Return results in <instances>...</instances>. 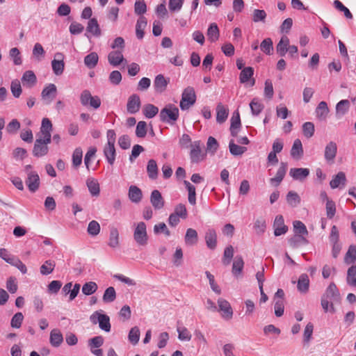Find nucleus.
<instances>
[{
  "label": "nucleus",
  "instance_id": "4",
  "mask_svg": "<svg viewBox=\"0 0 356 356\" xmlns=\"http://www.w3.org/2000/svg\"><path fill=\"white\" fill-rule=\"evenodd\" d=\"M80 102L82 106L90 105L94 109H97L101 106V99L98 96H92L88 90H84L80 95Z\"/></svg>",
  "mask_w": 356,
  "mask_h": 356
},
{
  "label": "nucleus",
  "instance_id": "22",
  "mask_svg": "<svg viewBox=\"0 0 356 356\" xmlns=\"http://www.w3.org/2000/svg\"><path fill=\"white\" fill-rule=\"evenodd\" d=\"M22 82L24 86L32 88L37 82L36 76L32 70H27L22 76Z\"/></svg>",
  "mask_w": 356,
  "mask_h": 356
},
{
  "label": "nucleus",
  "instance_id": "20",
  "mask_svg": "<svg viewBox=\"0 0 356 356\" xmlns=\"http://www.w3.org/2000/svg\"><path fill=\"white\" fill-rule=\"evenodd\" d=\"M52 130V124L48 118H43L42 121V125L40 127V134L43 138H46L47 142L51 140V131Z\"/></svg>",
  "mask_w": 356,
  "mask_h": 356
},
{
  "label": "nucleus",
  "instance_id": "16",
  "mask_svg": "<svg viewBox=\"0 0 356 356\" xmlns=\"http://www.w3.org/2000/svg\"><path fill=\"white\" fill-rule=\"evenodd\" d=\"M26 184L29 190L32 193L35 192L38 189L40 186V177L37 172H29L26 179Z\"/></svg>",
  "mask_w": 356,
  "mask_h": 356
},
{
  "label": "nucleus",
  "instance_id": "23",
  "mask_svg": "<svg viewBox=\"0 0 356 356\" xmlns=\"http://www.w3.org/2000/svg\"><path fill=\"white\" fill-rule=\"evenodd\" d=\"M205 241L207 246L214 250L217 245V234L213 229H209L205 234Z\"/></svg>",
  "mask_w": 356,
  "mask_h": 356
},
{
  "label": "nucleus",
  "instance_id": "32",
  "mask_svg": "<svg viewBox=\"0 0 356 356\" xmlns=\"http://www.w3.org/2000/svg\"><path fill=\"white\" fill-rule=\"evenodd\" d=\"M289 174L294 179L302 180L309 175V170L307 168H291Z\"/></svg>",
  "mask_w": 356,
  "mask_h": 356
},
{
  "label": "nucleus",
  "instance_id": "7",
  "mask_svg": "<svg viewBox=\"0 0 356 356\" xmlns=\"http://www.w3.org/2000/svg\"><path fill=\"white\" fill-rule=\"evenodd\" d=\"M330 241L332 243V257L337 258L341 251V245L339 243V232L335 225H333L331 228Z\"/></svg>",
  "mask_w": 356,
  "mask_h": 356
},
{
  "label": "nucleus",
  "instance_id": "42",
  "mask_svg": "<svg viewBox=\"0 0 356 356\" xmlns=\"http://www.w3.org/2000/svg\"><path fill=\"white\" fill-rule=\"evenodd\" d=\"M289 243L291 247L296 248L300 245L307 244L308 241L305 236L295 234L289 239Z\"/></svg>",
  "mask_w": 356,
  "mask_h": 356
},
{
  "label": "nucleus",
  "instance_id": "8",
  "mask_svg": "<svg viewBox=\"0 0 356 356\" xmlns=\"http://www.w3.org/2000/svg\"><path fill=\"white\" fill-rule=\"evenodd\" d=\"M337 153V145L335 142H329L325 147L324 159L328 164H333Z\"/></svg>",
  "mask_w": 356,
  "mask_h": 356
},
{
  "label": "nucleus",
  "instance_id": "14",
  "mask_svg": "<svg viewBox=\"0 0 356 356\" xmlns=\"http://www.w3.org/2000/svg\"><path fill=\"white\" fill-rule=\"evenodd\" d=\"M323 296L334 302H339L341 299L339 291L333 282L330 284Z\"/></svg>",
  "mask_w": 356,
  "mask_h": 356
},
{
  "label": "nucleus",
  "instance_id": "5",
  "mask_svg": "<svg viewBox=\"0 0 356 356\" xmlns=\"http://www.w3.org/2000/svg\"><path fill=\"white\" fill-rule=\"evenodd\" d=\"M134 238L139 245L144 246L147 244V226L144 222H140L136 225L134 232Z\"/></svg>",
  "mask_w": 356,
  "mask_h": 356
},
{
  "label": "nucleus",
  "instance_id": "64",
  "mask_svg": "<svg viewBox=\"0 0 356 356\" xmlns=\"http://www.w3.org/2000/svg\"><path fill=\"white\" fill-rule=\"evenodd\" d=\"M356 260V247L350 245L345 256V261L347 264L353 263Z\"/></svg>",
  "mask_w": 356,
  "mask_h": 356
},
{
  "label": "nucleus",
  "instance_id": "58",
  "mask_svg": "<svg viewBox=\"0 0 356 356\" xmlns=\"http://www.w3.org/2000/svg\"><path fill=\"white\" fill-rule=\"evenodd\" d=\"M83 151L81 148L77 147L74 149L72 154V164L74 167L77 168L82 162Z\"/></svg>",
  "mask_w": 356,
  "mask_h": 356
},
{
  "label": "nucleus",
  "instance_id": "33",
  "mask_svg": "<svg viewBox=\"0 0 356 356\" xmlns=\"http://www.w3.org/2000/svg\"><path fill=\"white\" fill-rule=\"evenodd\" d=\"M129 197L132 202H140L143 195L141 190L136 186H131L129 188Z\"/></svg>",
  "mask_w": 356,
  "mask_h": 356
},
{
  "label": "nucleus",
  "instance_id": "2",
  "mask_svg": "<svg viewBox=\"0 0 356 356\" xmlns=\"http://www.w3.org/2000/svg\"><path fill=\"white\" fill-rule=\"evenodd\" d=\"M190 159L193 163H198L203 161L207 153L202 151L204 147V143L200 140H195L191 143Z\"/></svg>",
  "mask_w": 356,
  "mask_h": 356
},
{
  "label": "nucleus",
  "instance_id": "39",
  "mask_svg": "<svg viewBox=\"0 0 356 356\" xmlns=\"http://www.w3.org/2000/svg\"><path fill=\"white\" fill-rule=\"evenodd\" d=\"M99 56L96 52H91L84 58V64L88 69H93L98 63Z\"/></svg>",
  "mask_w": 356,
  "mask_h": 356
},
{
  "label": "nucleus",
  "instance_id": "45",
  "mask_svg": "<svg viewBox=\"0 0 356 356\" xmlns=\"http://www.w3.org/2000/svg\"><path fill=\"white\" fill-rule=\"evenodd\" d=\"M244 262L241 256L237 255L235 257L232 265V273L234 275H237L242 272L243 268Z\"/></svg>",
  "mask_w": 356,
  "mask_h": 356
},
{
  "label": "nucleus",
  "instance_id": "46",
  "mask_svg": "<svg viewBox=\"0 0 356 356\" xmlns=\"http://www.w3.org/2000/svg\"><path fill=\"white\" fill-rule=\"evenodd\" d=\"M99 323V327L106 332H108L111 330V323H110V318L109 317L106 315L102 314L101 315H99V320L97 321Z\"/></svg>",
  "mask_w": 356,
  "mask_h": 356
},
{
  "label": "nucleus",
  "instance_id": "54",
  "mask_svg": "<svg viewBox=\"0 0 356 356\" xmlns=\"http://www.w3.org/2000/svg\"><path fill=\"white\" fill-rule=\"evenodd\" d=\"M293 229L296 235H302L307 236L308 234V231L307 229L306 226L303 222L299 220H296L293 222Z\"/></svg>",
  "mask_w": 356,
  "mask_h": 356
},
{
  "label": "nucleus",
  "instance_id": "30",
  "mask_svg": "<svg viewBox=\"0 0 356 356\" xmlns=\"http://www.w3.org/2000/svg\"><path fill=\"white\" fill-rule=\"evenodd\" d=\"M316 117L321 120H325L328 115L329 108L325 102H321L316 108Z\"/></svg>",
  "mask_w": 356,
  "mask_h": 356
},
{
  "label": "nucleus",
  "instance_id": "9",
  "mask_svg": "<svg viewBox=\"0 0 356 356\" xmlns=\"http://www.w3.org/2000/svg\"><path fill=\"white\" fill-rule=\"evenodd\" d=\"M64 56L60 52H57L54 55V58L51 61V67L54 73L58 76L63 74L65 67L63 61Z\"/></svg>",
  "mask_w": 356,
  "mask_h": 356
},
{
  "label": "nucleus",
  "instance_id": "3",
  "mask_svg": "<svg viewBox=\"0 0 356 356\" xmlns=\"http://www.w3.org/2000/svg\"><path fill=\"white\" fill-rule=\"evenodd\" d=\"M195 101L196 95L194 88L193 87L188 86L182 92L179 106L183 111L188 110L195 103Z\"/></svg>",
  "mask_w": 356,
  "mask_h": 356
},
{
  "label": "nucleus",
  "instance_id": "53",
  "mask_svg": "<svg viewBox=\"0 0 356 356\" xmlns=\"http://www.w3.org/2000/svg\"><path fill=\"white\" fill-rule=\"evenodd\" d=\"M97 284L95 282H88L82 286V293L86 296L93 294L97 290Z\"/></svg>",
  "mask_w": 356,
  "mask_h": 356
},
{
  "label": "nucleus",
  "instance_id": "49",
  "mask_svg": "<svg viewBox=\"0 0 356 356\" xmlns=\"http://www.w3.org/2000/svg\"><path fill=\"white\" fill-rule=\"evenodd\" d=\"M303 154L302 145L300 140L296 139L291 149V155L293 157H299Z\"/></svg>",
  "mask_w": 356,
  "mask_h": 356
},
{
  "label": "nucleus",
  "instance_id": "56",
  "mask_svg": "<svg viewBox=\"0 0 356 356\" xmlns=\"http://www.w3.org/2000/svg\"><path fill=\"white\" fill-rule=\"evenodd\" d=\"M159 113V108L151 104L145 106L143 108V114L147 118H152Z\"/></svg>",
  "mask_w": 356,
  "mask_h": 356
},
{
  "label": "nucleus",
  "instance_id": "40",
  "mask_svg": "<svg viewBox=\"0 0 356 356\" xmlns=\"http://www.w3.org/2000/svg\"><path fill=\"white\" fill-rule=\"evenodd\" d=\"M229 149L230 154L233 156H241L247 151L245 147L236 145L233 139L230 140L229 143Z\"/></svg>",
  "mask_w": 356,
  "mask_h": 356
},
{
  "label": "nucleus",
  "instance_id": "61",
  "mask_svg": "<svg viewBox=\"0 0 356 356\" xmlns=\"http://www.w3.org/2000/svg\"><path fill=\"white\" fill-rule=\"evenodd\" d=\"M314 123L311 122H307L303 124L302 125V132L304 136L307 138H310L314 136Z\"/></svg>",
  "mask_w": 356,
  "mask_h": 356
},
{
  "label": "nucleus",
  "instance_id": "57",
  "mask_svg": "<svg viewBox=\"0 0 356 356\" xmlns=\"http://www.w3.org/2000/svg\"><path fill=\"white\" fill-rule=\"evenodd\" d=\"M128 339L132 344L136 345L138 343L140 339V330L138 327L135 326L130 330Z\"/></svg>",
  "mask_w": 356,
  "mask_h": 356
},
{
  "label": "nucleus",
  "instance_id": "63",
  "mask_svg": "<svg viewBox=\"0 0 356 356\" xmlns=\"http://www.w3.org/2000/svg\"><path fill=\"white\" fill-rule=\"evenodd\" d=\"M24 320V316L22 312L16 313L11 318L10 326L13 328L18 329L21 327Z\"/></svg>",
  "mask_w": 356,
  "mask_h": 356
},
{
  "label": "nucleus",
  "instance_id": "10",
  "mask_svg": "<svg viewBox=\"0 0 356 356\" xmlns=\"http://www.w3.org/2000/svg\"><path fill=\"white\" fill-rule=\"evenodd\" d=\"M141 106L140 97L136 94L131 95L127 104V110L129 113L134 114L139 111Z\"/></svg>",
  "mask_w": 356,
  "mask_h": 356
},
{
  "label": "nucleus",
  "instance_id": "55",
  "mask_svg": "<svg viewBox=\"0 0 356 356\" xmlns=\"http://www.w3.org/2000/svg\"><path fill=\"white\" fill-rule=\"evenodd\" d=\"M234 256V248L232 245H229L225 248L223 253V257L222 262L225 266H228L232 261Z\"/></svg>",
  "mask_w": 356,
  "mask_h": 356
},
{
  "label": "nucleus",
  "instance_id": "44",
  "mask_svg": "<svg viewBox=\"0 0 356 356\" xmlns=\"http://www.w3.org/2000/svg\"><path fill=\"white\" fill-rule=\"evenodd\" d=\"M86 185L92 196H98L99 195V184L97 180L92 178L88 179L86 181Z\"/></svg>",
  "mask_w": 356,
  "mask_h": 356
},
{
  "label": "nucleus",
  "instance_id": "60",
  "mask_svg": "<svg viewBox=\"0 0 356 356\" xmlns=\"http://www.w3.org/2000/svg\"><path fill=\"white\" fill-rule=\"evenodd\" d=\"M87 232L89 235L95 236L100 232V225L96 220H92L89 222Z\"/></svg>",
  "mask_w": 356,
  "mask_h": 356
},
{
  "label": "nucleus",
  "instance_id": "31",
  "mask_svg": "<svg viewBox=\"0 0 356 356\" xmlns=\"http://www.w3.org/2000/svg\"><path fill=\"white\" fill-rule=\"evenodd\" d=\"M147 22L145 17L140 16L136 25V35L138 39L141 40L144 37V29L147 26Z\"/></svg>",
  "mask_w": 356,
  "mask_h": 356
},
{
  "label": "nucleus",
  "instance_id": "24",
  "mask_svg": "<svg viewBox=\"0 0 356 356\" xmlns=\"http://www.w3.org/2000/svg\"><path fill=\"white\" fill-rule=\"evenodd\" d=\"M309 279L307 274L302 273L300 275L297 282V288L301 293H306L309 291Z\"/></svg>",
  "mask_w": 356,
  "mask_h": 356
},
{
  "label": "nucleus",
  "instance_id": "47",
  "mask_svg": "<svg viewBox=\"0 0 356 356\" xmlns=\"http://www.w3.org/2000/svg\"><path fill=\"white\" fill-rule=\"evenodd\" d=\"M266 220L262 217L258 218L254 223V229L256 234L258 235L263 234L266 231Z\"/></svg>",
  "mask_w": 356,
  "mask_h": 356
},
{
  "label": "nucleus",
  "instance_id": "27",
  "mask_svg": "<svg viewBox=\"0 0 356 356\" xmlns=\"http://www.w3.org/2000/svg\"><path fill=\"white\" fill-rule=\"evenodd\" d=\"M104 154L110 165H113L115 160V144H106L104 147Z\"/></svg>",
  "mask_w": 356,
  "mask_h": 356
},
{
  "label": "nucleus",
  "instance_id": "50",
  "mask_svg": "<svg viewBox=\"0 0 356 356\" xmlns=\"http://www.w3.org/2000/svg\"><path fill=\"white\" fill-rule=\"evenodd\" d=\"M56 264L54 261L47 260L44 263L40 266V273L43 275H47L51 273L54 269Z\"/></svg>",
  "mask_w": 356,
  "mask_h": 356
},
{
  "label": "nucleus",
  "instance_id": "34",
  "mask_svg": "<svg viewBox=\"0 0 356 356\" xmlns=\"http://www.w3.org/2000/svg\"><path fill=\"white\" fill-rule=\"evenodd\" d=\"M346 182V175L343 172H338L330 182V186L332 188L334 189L338 188L340 184L344 186Z\"/></svg>",
  "mask_w": 356,
  "mask_h": 356
},
{
  "label": "nucleus",
  "instance_id": "13",
  "mask_svg": "<svg viewBox=\"0 0 356 356\" xmlns=\"http://www.w3.org/2000/svg\"><path fill=\"white\" fill-rule=\"evenodd\" d=\"M274 234L279 236L284 234L288 231V227L284 225V218L281 215L275 217L273 222Z\"/></svg>",
  "mask_w": 356,
  "mask_h": 356
},
{
  "label": "nucleus",
  "instance_id": "15",
  "mask_svg": "<svg viewBox=\"0 0 356 356\" xmlns=\"http://www.w3.org/2000/svg\"><path fill=\"white\" fill-rule=\"evenodd\" d=\"M170 83V79L165 78L163 74L156 76L154 81V88L156 92H163Z\"/></svg>",
  "mask_w": 356,
  "mask_h": 356
},
{
  "label": "nucleus",
  "instance_id": "59",
  "mask_svg": "<svg viewBox=\"0 0 356 356\" xmlns=\"http://www.w3.org/2000/svg\"><path fill=\"white\" fill-rule=\"evenodd\" d=\"M260 48L265 54L270 55L273 49L272 40L269 38L264 39L261 43Z\"/></svg>",
  "mask_w": 356,
  "mask_h": 356
},
{
  "label": "nucleus",
  "instance_id": "18",
  "mask_svg": "<svg viewBox=\"0 0 356 356\" xmlns=\"http://www.w3.org/2000/svg\"><path fill=\"white\" fill-rule=\"evenodd\" d=\"M56 86L53 83H49L42 91L41 96L44 100H47V104H49L55 98L56 95Z\"/></svg>",
  "mask_w": 356,
  "mask_h": 356
},
{
  "label": "nucleus",
  "instance_id": "38",
  "mask_svg": "<svg viewBox=\"0 0 356 356\" xmlns=\"http://www.w3.org/2000/svg\"><path fill=\"white\" fill-rule=\"evenodd\" d=\"M197 232L193 228H188L186 230L184 241L186 245H193L197 242Z\"/></svg>",
  "mask_w": 356,
  "mask_h": 356
},
{
  "label": "nucleus",
  "instance_id": "6",
  "mask_svg": "<svg viewBox=\"0 0 356 356\" xmlns=\"http://www.w3.org/2000/svg\"><path fill=\"white\" fill-rule=\"evenodd\" d=\"M51 140L49 139V141L47 142L45 138L38 136V138L35 141L33 149V156L36 157H42L47 154L49 151L47 145L51 143Z\"/></svg>",
  "mask_w": 356,
  "mask_h": 356
},
{
  "label": "nucleus",
  "instance_id": "52",
  "mask_svg": "<svg viewBox=\"0 0 356 356\" xmlns=\"http://www.w3.org/2000/svg\"><path fill=\"white\" fill-rule=\"evenodd\" d=\"M346 282L348 285L356 287V264L348 268Z\"/></svg>",
  "mask_w": 356,
  "mask_h": 356
},
{
  "label": "nucleus",
  "instance_id": "17",
  "mask_svg": "<svg viewBox=\"0 0 356 356\" xmlns=\"http://www.w3.org/2000/svg\"><path fill=\"white\" fill-rule=\"evenodd\" d=\"M150 202L156 210L161 209L164 207V200L158 190L152 191L150 195Z\"/></svg>",
  "mask_w": 356,
  "mask_h": 356
},
{
  "label": "nucleus",
  "instance_id": "26",
  "mask_svg": "<svg viewBox=\"0 0 356 356\" xmlns=\"http://www.w3.org/2000/svg\"><path fill=\"white\" fill-rule=\"evenodd\" d=\"M289 39L287 36L284 35L276 46V51L280 56H284L288 51L289 47Z\"/></svg>",
  "mask_w": 356,
  "mask_h": 356
},
{
  "label": "nucleus",
  "instance_id": "11",
  "mask_svg": "<svg viewBox=\"0 0 356 356\" xmlns=\"http://www.w3.org/2000/svg\"><path fill=\"white\" fill-rule=\"evenodd\" d=\"M218 305L219 311L222 312V317L226 320H230L233 316V310L229 302L225 299L219 298Z\"/></svg>",
  "mask_w": 356,
  "mask_h": 356
},
{
  "label": "nucleus",
  "instance_id": "51",
  "mask_svg": "<svg viewBox=\"0 0 356 356\" xmlns=\"http://www.w3.org/2000/svg\"><path fill=\"white\" fill-rule=\"evenodd\" d=\"M116 298V292L113 286L108 287L103 295V301L106 303L112 302Z\"/></svg>",
  "mask_w": 356,
  "mask_h": 356
},
{
  "label": "nucleus",
  "instance_id": "43",
  "mask_svg": "<svg viewBox=\"0 0 356 356\" xmlns=\"http://www.w3.org/2000/svg\"><path fill=\"white\" fill-rule=\"evenodd\" d=\"M254 74V69L252 67H244L239 75L240 82L241 83H248Z\"/></svg>",
  "mask_w": 356,
  "mask_h": 356
},
{
  "label": "nucleus",
  "instance_id": "48",
  "mask_svg": "<svg viewBox=\"0 0 356 356\" xmlns=\"http://www.w3.org/2000/svg\"><path fill=\"white\" fill-rule=\"evenodd\" d=\"M184 184L188 191L189 203L192 205H195L196 203V193L195 186L192 185L188 181L186 180L184 181Z\"/></svg>",
  "mask_w": 356,
  "mask_h": 356
},
{
  "label": "nucleus",
  "instance_id": "12",
  "mask_svg": "<svg viewBox=\"0 0 356 356\" xmlns=\"http://www.w3.org/2000/svg\"><path fill=\"white\" fill-rule=\"evenodd\" d=\"M108 61L112 66L116 67L121 63L127 64V61L124 58L122 51L115 50L111 51L108 55Z\"/></svg>",
  "mask_w": 356,
  "mask_h": 356
},
{
  "label": "nucleus",
  "instance_id": "1",
  "mask_svg": "<svg viewBox=\"0 0 356 356\" xmlns=\"http://www.w3.org/2000/svg\"><path fill=\"white\" fill-rule=\"evenodd\" d=\"M179 109L172 104L166 105L161 110L159 118L161 121L173 124L179 118Z\"/></svg>",
  "mask_w": 356,
  "mask_h": 356
},
{
  "label": "nucleus",
  "instance_id": "36",
  "mask_svg": "<svg viewBox=\"0 0 356 356\" xmlns=\"http://www.w3.org/2000/svg\"><path fill=\"white\" fill-rule=\"evenodd\" d=\"M63 337L60 331L54 329L50 333V343L54 347H58L63 342Z\"/></svg>",
  "mask_w": 356,
  "mask_h": 356
},
{
  "label": "nucleus",
  "instance_id": "21",
  "mask_svg": "<svg viewBox=\"0 0 356 356\" xmlns=\"http://www.w3.org/2000/svg\"><path fill=\"white\" fill-rule=\"evenodd\" d=\"M287 170V164L282 162L275 177L270 179L271 184L278 186L283 180Z\"/></svg>",
  "mask_w": 356,
  "mask_h": 356
},
{
  "label": "nucleus",
  "instance_id": "28",
  "mask_svg": "<svg viewBox=\"0 0 356 356\" xmlns=\"http://www.w3.org/2000/svg\"><path fill=\"white\" fill-rule=\"evenodd\" d=\"M86 31L95 37H99L101 35V29L96 18L90 19L88 22Z\"/></svg>",
  "mask_w": 356,
  "mask_h": 356
},
{
  "label": "nucleus",
  "instance_id": "19",
  "mask_svg": "<svg viewBox=\"0 0 356 356\" xmlns=\"http://www.w3.org/2000/svg\"><path fill=\"white\" fill-rule=\"evenodd\" d=\"M241 127L240 115L238 111L233 113L231 118L230 133L232 136L236 137Z\"/></svg>",
  "mask_w": 356,
  "mask_h": 356
},
{
  "label": "nucleus",
  "instance_id": "41",
  "mask_svg": "<svg viewBox=\"0 0 356 356\" xmlns=\"http://www.w3.org/2000/svg\"><path fill=\"white\" fill-rule=\"evenodd\" d=\"M216 113V121L218 123H222L227 120L228 110L221 103L217 105Z\"/></svg>",
  "mask_w": 356,
  "mask_h": 356
},
{
  "label": "nucleus",
  "instance_id": "29",
  "mask_svg": "<svg viewBox=\"0 0 356 356\" xmlns=\"http://www.w3.org/2000/svg\"><path fill=\"white\" fill-rule=\"evenodd\" d=\"M119 245L120 240L118 229L115 227H112L110 229L108 245L111 248H117Z\"/></svg>",
  "mask_w": 356,
  "mask_h": 356
},
{
  "label": "nucleus",
  "instance_id": "62",
  "mask_svg": "<svg viewBox=\"0 0 356 356\" xmlns=\"http://www.w3.org/2000/svg\"><path fill=\"white\" fill-rule=\"evenodd\" d=\"M287 202L293 207H296L300 202V198L297 193L289 191L286 195Z\"/></svg>",
  "mask_w": 356,
  "mask_h": 356
},
{
  "label": "nucleus",
  "instance_id": "25",
  "mask_svg": "<svg viewBox=\"0 0 356 356\" xmlns=\"http://www.w3.org/2000/svg\"><path fill=\"white\" fill-rule=\"evenodd\" d=\"M350 103L348 99H343L339 102L336 105V117L342 118L349 110Z\"/></svg>",
  "mask_w": 356,
  "mask_h": 356
},
{
  "label": "nucleus",
  "instance_id": "35",
  "mask_svg": "<svg viewBox=\"0 0 356 356\" xmlns=\"http://www.w3.org/2000/svg\"><path fill=\"white\" fill-rule=\"evenodd\" d=\"M147 172L149 178L151 179L154 180L158 177L159 169L155 160L150 159L148 161L147 165Z\"/></svg>",
  "mask_w": 356,
  "mask_h": 356
},
{
  "label": "nucleus",
  "instance_id": "37",
  "mask_svg": "<svg viewBox=\"0 0 356 356\" xmlns=\"http://www.w3.org/2000/svg\"><path fill=\"white\" fill-rule=\"evenodd\" d=\"M208 40L211 42L217 41L219 38L220 33L219 29L216 23H212L209 25L207 33Z\"/></svg>",
  "mask_w": 356,
  "mask_h": 356
}]
</instances>
